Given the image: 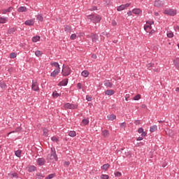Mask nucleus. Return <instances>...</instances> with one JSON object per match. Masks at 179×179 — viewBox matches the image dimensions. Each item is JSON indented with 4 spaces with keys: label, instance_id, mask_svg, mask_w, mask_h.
<instances>
[{
    "label": "nucleus",
    "instance_id": "obj_1",
    "mask_svg": "<svg viewBox=\"0 0 179 179\" xmlns=\"http://www.w3.org/2000/svg\"><path fill=\"white\" fill-rule=\"evenodd\" d=\"M87 19L89 20H91V22H92V23H99V22H100V20H101V17H100V15H87Z\"/></svg>",
    "mask_w": 179,
    "mask_h": 179
},
{
    "label": "nucleus",
    "instance_id": "obj_2",
    "mask_svg": "<svg viewBox=\"0 0 179 179\" xmlns=\"http://www.w3.org/2000/svg\"><path fill=\"white\" fill-rule=\"evenodd\" d=\"M62 73L64 76H69V75H71V68L64 64Z\"/></svg>",
    "mask_w": 179,
    "mask_h": 179
},
{
    "label": "nucleus",
    "instance_id": "obj_3",
    "mask_svg": "<svg viewBox=\"0 0 179 179\" xmlns=\"http://www.w3.org/2000/svg\"><path fill=\"white\" fill-rule=\"evenodd\" d=\"M48 157V159H50V160H55L56 162L58 160L55 148H51L50 155H49Z\"/></svg>",
    "mask_w": 179,
    "mask_h": 179
},
{
    "label": "nucleus",
    "instance_id": "obj_4",
    "mask_svg": "<svg viewBox=\"0 0 179 179\" xmlns=\"http://www.w3.org/2000/svg\"><path fill=\"white\" fill-rule=\"evenodd\" d=\"M164 15H169V16H176L177 15V10L166 9L164 11Z\"/></svg>",
    "mask_w": 179,
    "mask_h": 179
},
{
    "label": "nucleus",
    "instance_id": "obj_5",
    "mask_svg": "<svg viewBox=\"0 0 179 179\" xmlns=\"http://www.w3.org/2000/svg\"><path fill=\"white\" fill-rule=\"evenodd\" d=\"M31 90H34V92H38V90H40L37 81H32Z\"/></svg>",
    "mask_w": 179,
    "mask_h": 179
},
{
    "label": "nucleus",
    "instance_id": "obj_6",
    "mask_svg": "<svg viewBox=\"0 0 179 179\" xmlns=\"http://www.w3.org/2000/svg\"><path fill=\"white\" fill-rule=\"evenodd\" d=\"M64 108H69V110H74V108H78V106L75 104L67 103L64 104Z\"/></svg>",
    "mask_w": 179,
    "mask_h": 179
},
{
    "label": "nucleus",
    "instance_id": "obj_7",
    "mask_svg": "<svg viewBox=\"0 0 179 179\" xmlns=\"http://www.w3.org/2000/svg\"><path fill=\"white\" fill-rule=\"evenodd\" d=\"M130 5L131 3H128L126 4L121 5L117 7V10H118V12L121 10H124V9H126V8H128Z\"/></svg>",
    "mask_w": 179,
    "mask_h": 179
},
{
    "label": "nucleus",
    "instance_id": "obj_8",
    "mask_svg": "<svg viewBox=\"0 0 179 179\" xmlns=\"http://www.w3.org/2000/svg\"><path fill=\"white\" fill-rule=\"evenodd\" d=\"M59 72H61L59 69H56L50 73V76L52 78H55L58 75V73H59Z\"/></svg>",
    "mask_w": 179,
    "mask_h": 179
},
{
    "label": "nucleus",
    "instance_id": "obj_9",
    "mask_svg": "<svg viewBox=\"0 0 179 179\" xmlns=\"http://www.w3.org/2000/svg\"><path fill=\"white\" fill-rule=\"evenodd\" d=\"M34 19L27 20V21L24 22V24L26 26H34Z\"/></svg>",
    "mask_w": 179,
    "mask_h": 179
},
{
    "label": "nucleus",
    "instance_id": "obj_10",
    "mask_svg": "<svg viewBox=\"0 0 179 179\" xmlns=\"http://www.w3.org/2000/svg\"><path fill=\"white\" fill-rule=\"evenodd\" d=\"M37 164L38 166H44V164H45V159L44 158L38 159Z\"/></svg>",
    "mask_w": 179,
    "mask_h": 179
},
{
    "label": "nucleus",
    "instance_id": "obj_11",
    "mask_svg": "<svg viewBox=\"0 0 179 179\" xmlns=\"http://www.w3.org/2000/svg\"><path fill=\"white\" fill-rule=\"evenodd\" d=\"M12 10H13V8L9 7L7 9H3L1 13H3V15H6V13H9L12 12Z\"/></svg>",
    "mask_w": 179,
    "mask_h": 179
},
{
    "label": "nucleus",
    "instance_id": "obj_12",
    "mask_svg": "<svg viewBox=\"0 0 179 179\" xmlns=\"http://www.w3.org/2000/svg\"><path fill=\"white\" fill-rule=\"evenodd\" d=\"M132 12L134 15H142V10L139 8H134Z\"/></svg>",
    "mask_w": 179,
    "mask_h": 179
},
{
    "label": "nucleus",
    "instance_id": "obj_13",
    "mask_svg": "<svg viewBox=\"0 0 179 179\" xmlns=\"http://www.w3.org/2000/svg\"><path fill=\"white\" fill-rule=\"evenodd\" d=\"M138 134H141V136H146L147 134L143 130V128L140 127L138 130Z\"/></svg>",
    "mask_w": 179,
    "mask_h": 179
},
{
    "label": "nucleus",
    "instance_id": "obj_14",
    "mask_svg": "<svg viewBox=\"0 0 179 179\" xmlns=\"http://www.w3.org/2000/svg\"><path fill=\"white\" fill-rule=\"evenodd\" d=\"M91 38H92L93 43H96L97 41V40H99V36H97L96 34H92Z\"/></svg>",
    "mask_w": 179,
    "mask_h": 179
},
{
    "label": "nucleus",
    "instance_id": "obj_15",
    "mask_svg": "<svg viewBox=\"0 0 179 179\" xmlns=\"http://www.w3.org/2000/svg\"><path fill=\"white\" fill-rule=\"evenodd\" d=\"M81 125H83V127L86 126V125H89V118H85L82 120V123Z\"/></svg>",
    "mask_w": 179,
    "mask_h": 179
},
{
    "label": "nucleus",
    "instance_id": "obj_16",
    "mask_svg": "<svg viewBox=\"0 0 179 179\" xmlns=\"http://www.w3.org/2000/svg\"><path fill=\"white\" fill-rule=\"evenodd\" d=\"M102 135L104 138H108L110 136V132H108V130H103Z\"/></svg>",
    "mask_w": 179,
    "mask_h": 179
},
{
    "label": "nucleus",
    "instance_id": "obj_17",
    "mask_svg": "<svg viewBox=\"0 0 179 179\" xmlns=\"http://www.w3.org/2000/svg\"><path fill=\"white\" fill-rule=\"evenodd\" d=\"M115 118H117V116H115V115L114 114L109 115L107 116V119L108 120V121H113L115 120Z\"/></svg>",
    "mask_w": 179,
    "mask_h": 179
},
{
    "label": "nucleus",
    "instance_id": "obj_18",
    "mask_svg": "<svg viewBox=\"0 0 179 179\" xmlns=\"http://www.w3.org/2000/svg\"><path fill=\"white\" fill-rule=\"evenodd\" d=\"M105 94H106V96H113V94H114V90H107L105 92Z\"/></svg>",
    "mask_w": 179,
    "mask_h": 179
},
{
    "label": "nucleus",
    "instance_id": "obj_19",
    "mask_svg": "<svg viewBox=\"0 0 179 179\" xmlns=\"http://www.w3.org/2000/svg\"><path fill=\"white\" fill-rule=\"evenodd\" d=\"M68 85V79H64L59 83V86H66Z\"/></svg>",
    "mask_w": 179,
    "mask_h": 179
},
{
    "label": "nucleus",
    "instance_id": "obj_20",
    "mask_svg": "<svg viewBox=\"0 0 179 179\" xmlns=\"http://www.w3.org/2000/svg\"><path fill=\"white\" fill-rule=\"evenodd\" d=\"M50 65L52 66H55V68H56V69H59V64H58L57 62H50Z\"/></svg>",
    "mask_w": 179,
    "mask_h": 179
},
{
    "label": "nucleus",
    "instance_id": "obj_21",
    "mask_svg": "<svg viewBox=\"0 0 179 179\" xmlns=\"http://www.w3.org/2000/svg\"><path fill=\"white\" fill-rule=\"evenodd\" d=\"M157 131V125H153L151 126L150 128V132H156Z\"/></svg>",
    "mask_w": 179,
    "mask_h": 179
},
{
    "label": "nucleus",
    "instance_id": "obj_22",
    "mask_svg": "<svg viewBox=\"0 0 179 179\" xmlns=\"http://www.w3.org/2000/svg\"><path fill=\"white\" fill-rule=\"evenodd\" d=\"M166 36L169 37V38H173V37H174V34L171 31H168Z\"/></svg>",
    "mask_w": 179,
    "mask_h": 179
},
{
    "label": "nucleus",
    "instance_id": "obj_23",
    "mask_svg": "<svg viewBox=\"0 0 179 179\" xmlns=\"http://www.w3.org/2000/svg\"><path fill=\"white\" fill-rule=\"evenodd\" d=\"M154 6L157 8H160V6H162V1H160L159 0L155 1Z\"/></svg>",
    "mask_w": 179,
    "mask_h": 179
},
{
    "label": "nucleus",
    "instance_id": "obj_24",
    "mask_svg": "<svg viewBox=\"0 0 179 179\" xmlns=\"http://www.w3.org/2000/svg\"><path fill=\"white\" fill-rule=\"evenodd\" d=\"M89 71L85 70L81 73L82 76H83L84 78H87L89 76Z\"/></svg>",
    "mask_w": 179,
    "mask_h": 179
},
{
    "label": "nucleus",
    "instance_id": "obj_25",
    "mask_svg": "<svg viewBox=\"0 0 179 179\" xmlns=\"http://www.w3.org/2000/svg\"><path fill=\"white\" fill-rule=\"evenodd\" d=\"M8 176L10 178H17V173H8Z\"/></svg>",
    "mask_w": 179,
    "mask_h": 179
},
{
    "label": "nucleus",
    "instance_id": "obj_26",
    "mask_svg": "<svg viewBox=\"0 0 179 179\" xmlns=\"http://www.w3.org/2000/svg\"><path fill=\"white\" fill-rule=\"evenodd\" d=\"M20 131H22V127H18L16 128L15 131H10L8 134V135H10V134H15V132H20Z\"/></svg>",
    "mask_w": 179,
    "mask_h": 179
},
{
    "label": "nucleus",
    "instance_id": "obj_27",
    "mask_svg": "<svg viewBox=\"0 0 179 179\" xmlns=\"http://www.w3.org/2000/svg\"><path fill=\"white\" fill-rule=\"evenodd\" d=\"M40 41V36H34L32 38L33 43H37V41Z\"/></svg>",
    "mask_w": 179,
    "mask_h": 179
},
{
    "label": "nucleus",
    "instance_id": "obj_28",
    "mask_svg": "<svg viewBox=\"0 0 179 179\" xmlns=\"http://www.w3.org/2000/svg\"><path fill=\"white\" fill-rule=\"evenodd\" d=\"M7 21H8V17H0V23L1 24L6 23Z\"/></svg>",
    "mask_w": 179,
    "mask_h": 179
},
{
    "label": "nucleus",
    "instance_id": "obj_29",
    "mask_svg": "<svg viewBox=\"0 0 179 179\" xmlns=\"http://www.w3.org/2000/svg\"><path fill=\"white\" fill-rule=\"evenodd\" d=\"M69 136H71V138H75V136H76V131H69Z\"/></svg>",
    "mask_w": 179,
    "mask_h": 179
},
{
    "label": "nucleus",
    "instance_id": "obj_30",
    "mask_svg": "<svg viewBox=\"0 0 179 179\" xmlns=\"http://www.w3.org/2000/svg\"><path fill=\"white\" fill-rule=\"evenodd\" d=\"M27 8L24 6H21L18 8V12H27Z\"/></svg>",
    "mask_w": 179,
    "mask_h": 179
},
{
    "label": "nucleus",
    "instance_id": "obj_31",
    "mask_svg": "<svg viewBox=\"0 0 179 179\" xmlns=\"http://www.w3.org/2000/svg\"><path fill=\"white\" fill-rule=\"evenodd\" d=\"M59 96H61V94L57 92V91L53 92L52 96L54 97V99H57V97H59Z\"/></svg>",
    "mask_w": 179,
    "mask_h": 179
},
{
    "label": "nucleus",
    "instance_id": "obj_32",
    "mask_svg": "<svg viewBox=\"0 0 179 179\" xmlns=\"http://www.w3.org/2000/svg\"><path fill=\"white\" fill-rule=\"evenodd\" d=\"M104 85L106 87H113V84L110 81H106Z\"/></svg>",
    "mask_w": 179,
    "mask_h": 179
},
{
    "label": "nucleus",
    "instance_id": "obj_33",
    "mask_svg": "<svg viewBox=\"0 0 179 179\" xmlns=\"http://www.w3.org/2000/svg\"><path fill=\"white\" fill-rule=\"evenodd\" d=\"M101 169H103V170H108V169H110V164H106L102 166Z\"/></svg>",
    "mask_w": 179,
    "mask_h": 179
},
{
    "label": "nucleus",
    "instance_id": "obj_34",
    "mask_svg": "<svg viewBox=\"0 0 179 179\" xmlns=\"http://www.w3.org/2000/svg\"><path fill=\"white\" fill-rule=\"evenodd\" d=\"M15 156H17V157H20V156L22 155V150H18L15 151Z\"/></svg>",
    "mask_w": 179,
    "mask_h": 179
},
{
    "label": "nucleus",
    "instance_id": "obj_35",
    "mask_svg": "<svg viewBox=\"0 0 179 179\" xmlns=\"http://www.w3.org/2000/svg\"><path fill=\"white\" fill-rule=\"evenodd\" d=\"M28 171H29V173H31V171H36V166H29L28 169Z\"/></svg>",
    "mask_w": 179,
    "mask_h": 179
},
{
    "label": "nucleus",
    "instance_id": "obj_36",
    "mask_svg": "<svg viewBox=\"0 0 179 179\" xmlns=\"http://www.w3.org/2000/svg\"><path fill=\"white\" fill-rule=\"evenodd\" d=\"M36 19L37 20H38V22H43V20H44V18L43 17V15H38L36 16Z\"/></svg>",
    "mask_w": 179,
    "mask_h": 179
},
{
    "label": "nucleus",
    "instance_id": "obj_37",
    "mask_svg": "<svg viewBox=\"0 0 179 179\" xmlns=\"http://www.w3.org/2000/svg\"><path fill=\"white\" fill-rule=\"evenodd\" d=\"M35 55H36L37 57H41V55H43V52L40 50H36L35 51Z\"/></svg>",
    "mask_w": 179,
    "mask_h": 179
},
{
    "label": "nucleus",
    "instance_id": "obj_38",
    "mask_svg": "<svg viewBox=\"0 0 179 179\" xmlns=\"http://www.w3.org/2000/svg\"><path fill=\"white\" fill-rule=\"evenodd\" d=\"M173 63L175 64V66H176V68H179V59L178 58L175 59L173 61Z\"/></svg>",
    "mask_w": 179,
    "mask_h": 179
},
{
    "label": "nucleus",
    "instance_id": "obj_39",
    "mask_svg": "<svg viewBox=\"0 0 179 179\" xmlns=\"http://www.w3.org/2000/svg\"><path fill=\"white\" fill-rule=\"evenodd\" d=\"M43 136H48V129H47L46 128H43Z\"/></svg>",
    "mask_w": 179,
    "mask_h": 179
},
{
    "label": "nucleus",
    "instance_id": "obj_40",
    "mask_svg": "<svg viewBox=\"0 0 179 179\" xmlns=\"http://www.w3.org/2000/svg\"><path fill=\"white\" fill-rule=\"evenodd\" d=\"M16 31V28H11L8 30L9 34H13Z\"/></svg>",
    "mask_w": 179,
    "mask_h": 179
},
{
    "label": "nucleus",
    "instance_id": "obj_41",
    "mask_svg": "<svg viewBox=\"0 0 179 179\" xmlns=\"http://www.w3.org/2000/svg\"><path fill=\"white\" fill-rule=\"evenodd\" d=\"M153 64H152V63H150V64H148V65H147V68H148V69H149L150 71V69H152V68L153 67Z\"/></svg>",
    "mask_w": 179,
    "mask_h": 179
},
{
    "label": "nucleus",
    "instance_id": "obj_42",
    "mask_svg": "<svg viewBox=\"0 0 179 179\" xmlns=\"http://www.w3.org/2000/svg\"><path fill=\"white\" fill-rule=\"evenodd\" d=\"M16 57H17V55L15 52H12L10 55V58H16Z\"/></svg>",
    "mask_w": 179,
    "mask_h": 179
},
{
    "label": "nucleus",
    "instance_id": "obj_43",
    "mask_svg": "<svg viewBox=\"0 0 179 179\" xmlns=\"http://www.w3.org/2000/svg\"><path fill=\"white\" fill-rule=\"evenodd\" d=\"M108 175H101V179H108Z\"/></svg>",
    "mask_w": 179,
    "mask_h": 179
},
{
    "label": "nucleus",
    "instance_id": "obj_44",
    "mask_svg": "<svg viewBox=\"0 0 179 179\" xmlns=\"http://www.w3.org/2000/svg\"><path fill=\"white\" fill-rule=\"evenodd\" d=\"M51 139H52V142L58 143L59 140H58V138L57 137L53 136V137L51 138Z\"/></svg>",
    "mask_w": 179,
    "mask_h": 179
},
{
    "label": "nucleus",
    "instance_id": "obj_45",
    "mask_svg": "<svg viewBox=\"0 0 179 179\" xmlns=\"http://www.w3.org/2000/svg\"><path fill=\"white\" fill-rule=\"evenodd\" d=\"M148 29H152V26L150 25H145L144 26V29L145 30V31H147Z\"/></svg>",
    "mask_w": 179,
    "mask_h": 179
},
{
    "label": "nucleus",
    "instance_id": "obj_46",
    "mask_svg": "<svg viewBox=\"0 0 179 179\" xmlns=\"http://www.w3.org/2000/svg\"><path fill=\"white\" fill-rule=\"evenodd\" d=\"M141 99V94H137L134 96V100H139Z\"/></svg>",
    "mask_w": 179,
    "mask_h": 179
},
{
    "label": "nucleus",
    "instance_id": "obj_47",
    "mask_svg": "<svg viewBox=\"0 0 179 179\" xmlns=\"http://www.w3.org/2000/svg\"><path fill=\"white\" fill-rule=\"evenodd\" d=\"M71 40H75L76 38V34H73L70 37Z\"/></svg>",
    "mask_w": 179,
    "mask_h": 179
},
{
    "label": "nucleus",
    "instance_id": "obj_48",
    "mask_svg": "<svg viewBox=\"0 0 179 179\" xmlns=\"http://www.w3.org/2000/svg\"><path fill=\"white\" fill-rule=\"evenodd\" d=\"M86 100H87V101H92V96L87 95Z\"/></svg>",
    "mask_w": 179,
    "mask_h": 179
},
{
    "label": "nucleus",
    "instance_id": "obj_49",
    "mask_svg": "<svg viewBox=\"0 0 179 179\" xmlns=\"http://www.w3.org/2000/svg\"><path fill=\"white\" fill-rule=\"evenodd\" d=\"M65 31H71V27L66 26L65 27Z\"/></svg>",
    "mask_w": 179,
    "mask_h": 179
},
{
    "label": "nucleus",
    "instance_id": "obj_50",
    "mask_svg": "<svg viewBox=\"0 0 179 179\" xmlns=\"http://www.w3.org/2000/svg\"><path fill=\"white\" fill-rule=\"evenodd\" d=\"M0 87H1L2 89H4V87H6V85H5V83H0Z\"/></svg>",
    "mask_w": 179,
    "mask_h": 179
},
{
    "label": "nucleus",
    "instance_id": "obj_51",
    "mask_svg": "<svg viewBox=\"0 0 179 179\" xmlns=\"http://www.w3.org/2000/svg\"><path fill=\"white\" fill-rule=\"evenodd\" d=\"M71 164V162H64V166H66V167H68V166H69Z\"/></svg>",
    "mask_w": 179,
    "mask_h": 179
},
{
    "label": "nucleus",
    "instance_id": "obj_52",
    "mask_svg": "<svg viewBox=\"0 0 179 179\" xmlns=\"http://www.w3.org/2000/svg\"><path fill=\"white\" fill-rule=\"evenodd\" d=\"M46 178H47V179H52V178H54V174H50V175H49Z\"/></svg>",
    "mask_w": 179,
    "mask_h": 179
},
{
    "label": "nucleus",
    "instance_id": "obj_53",
    "mask_svg": "<svg viewBox=\"0 0 179 179\" xmlns=\"http://www.w3.org/2000/svg\"><path fill=\"white\" fill-rule=\"evenodd\" d=\"M115 176L116 177H121V173H120V172H116V173H115Z\"/></svg>",
    "mask_w": 179,
    "mask_h": 179
},
{
    "label": "nucleus",
    "instance_id": "obj_54",
    "mask_svg": "<svg viewBox=\"0 0 179 179\" xmlns=\"http://www.w3.org/2000/svg\"><path fill=\"white\" fill-rule=\"evenodd\" d=\"M134 124H136V125H139V124H141V120H136Z\"/></svg>",
    "mask_w": 179,
    "mask_h": 179
},
{
    "label": "nucleus",
    "instance_id": "obj_55",
    "mask_svg": "<svg viewBox=\"0 0 179 179\" xmlns=\"http://www.w3.org/2000/svg\"><path fill=\"white\" fill-rule=\"evenodd\" d=\"M176 31H179V27L176 26L174 27Z\"/></svg>",
    "mask_w": 179,
    "mask_h": 179
},
{
    "label": "nucleus",
    "instance_id": "obj_56",
    "mask_svg": "<svg viewBox=\"0 0 179 179\" xmlns=\"http://www.w3.org/2000/svg\"><path fill=\"white\" fill-rule=\"evenodd\" d=\"M92 58H93L94 59H96V58H97V55L93 54V55H92Z\"/></svg>",
    "mask_w": 179,
    "mask_h": 179
},
{
    "label": "nucleus",
    "instance_id": "obj_57",
    "mask_svg": "<svg viewBox=\"0 0 179 179\" xmlns=\"http://www.w3.org/2000/svg\"><path fill=\"white\" fill-rule=\"evenodd\" d=\"M77 86H78V89H82V84L81 83H78L77 85Z\"/></svg>",
    "mask_w": 179,
    "mask_h": 179
},
{
    "label": "nucleus",
    "instance_id": "obj_58",
    "mask_svg": "<svg viewBox=\"0 0 179 179\" xmlns=\"http://www.w3.org/2000/svg\"><path fill=\"white\" fill-rule=\"evenodd\" d=\"M147 23L148 24H150V25L153 24V21H148Z\"/></svg>",
    "mask_w": 179,
    "mask_h": 179
},
{
    "label": "nucleus",
    "instance_id": "obj_59",
    "mask_svg": "<svg viewBox=\"0 0 179 179\" xmlns=\"http://www.w3.org/2000/svg\"><path fill=\"white\" fill-rule=\"evenodd\" d=\"M128 16H132V11H129L127 13Z\"/></svg>",
    "mask_w": 179,
    "mask_h": 179
},
{
    "label": "nucleus",
    "instance_id": "obj_60",
    "mask_svg": "<svg viewBox=\"0 0 179 179\" xmlns=\"http://www.w3.org/2000/svg\"><path fill=\"white\" fill-rule=\"evenodd\" d=\"M137 141H143V137L137 138Z\"/></svg>",
    "mask_w": 179,
    "mask_h": 179
},
{
    "label": "nucleus",
    "instance_id": "obj_61",
    "mask_svg": "<svg viewBox=\"0 0 179 179\" xmlns=\"http://www.w3.org/2000/svg\"><path fill=\"white\" fill-rule=\"evenodd\" d=\"M120 127H121L122 128H125V123H122L121 125H120Z\"/></svg>",
    "mask_w": 179,
    "mask_h": 179
},
{
    "label": "nucleus",
    "instance_id": "obj_62",
    "mask_svg": "<svg viewBox=\"0 0 179 179\" xmlns=\"http://www.w3.org/2000/svg\"><path fill=\"white\" fill-rule=\"evenodd\" d=\"M112 24H113V26H117V22L115 21H113Z\"/></svg>",
    "mask_w": 179,
    "mask_h": 179
},
{
    "label": "nucleus",
    "instance_id": "obj_63",
    "mask_svg": "<svg viewBox=\"0 0 179 179\" xmlns=\"http://www.w3.org/2000/svg\"><path fill=\"white\" fill-rule=\"evenodd\" d=\"M90 10H97V8L96 7H94L93 8H91Z\"/></svg>",
    "mask_w": 179,
    "mask_h": 179
},
{
    "label": "nucleus",
    "instance_id": "obj_64",
    "mask_svg": "<svg viewBox=\"0 0 179 179\" xmlns=\"http://www.w3.org/2000/svg\"><path fill=\"white\" fill-rule=\"evenodd\" d=\"M176 92H177L178 93H179V87H176Z\"/></svg>",
    "mask_w": 179,
    "mask_h": 179
}]
</instances>
